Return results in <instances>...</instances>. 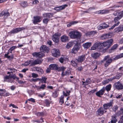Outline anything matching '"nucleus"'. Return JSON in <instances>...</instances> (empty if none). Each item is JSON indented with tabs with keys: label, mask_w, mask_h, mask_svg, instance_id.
<instances>
[{
	"label": "nucleus",
	"mask_w": 123,
	"mask_h": 123,
	"mask_svg": "<svg viewBox=\"0 0 123 123\" xmlns=\"http://www.w3.org/2000/svg\"><path fill=\"white\" fill-rule=\"evenodd\" d=\"M123 57V53L117 55L113 58V59L111 58H110V56L108 55L104 57V59L101 61V62L103 63L105 61L104 64V66L105 67H107L112 62L113 60H117Z\"/></svg>",
	"instance_id": "obj_1"
},
{
	"label": "nucleus",
	"mask_w": 123,
	"mask_h": 123,
	"mask_svg": "<svg viewBox=\"0 0 123 123\" xmlns=\"http://www.w3.org/2000/svg\"><path fill=\"white\" fill-rule=\"evenodd\" d=\"M69 35L71 38L73 39L79 38L81 36L80 33L76 31L70 32Z\"/></svg>",
	"instance_id": "obj_2"
},
{
	"label": "nucleus",
	"mask_w": 123,
	"mask_h": 123,
	"mask_svg": "<svg viewBox=\"0 0 123 123\" xmlns=\"http://www.w3.org/2000/svg\"><path fill=\"white\" fill-rule=\"evenodd\" d=\"M12 78L13 80H15L16 79L17 80H18L19 79V78L17 77L15 74L12 75H6L4 77V81L12 83L13 81Z\"/></svg>",
	"instance_id": "obj_3"
},
{
	"label": "nucleus",
	"mask_w": 123,
	"mask_h": 123,
	"mask_svg": "<svg viewBox=\"0 0 123 123\" xmlns=\"http://www.w3.org/2000/svg\"><path fill=\"white\" fill-rule=\"evenodd\" d=\"M113 14L114 16H117L114 19V21L115 23L118 21L123 16V11L120 12H119L117 11L114 12Z\"/></svg>",
	"instance_id": "obj_4"
},
{
	"label": "nucleus",
	"mask_w": 123,
	"mask_h": 123,
	"mask_svg": "<svg viewBox=\"0 0 123 123\" xmlns=\"http://www.w3.org/2000/svg\"><path fill=\"white\" fill-rule=\"evenodd\" d=\"M103 44L102 43H100L99 42L96 43L91 47V49L95 50L98 49V50H100L102 49L103 47Z\"/></svg>",
	"instance_id": "obj_5"
},
{
	"label": "nucleus",
	"mask_w": 123,
	"mask_h": 123,
	"mask_svg": "<svg viewBox=\"0 0 123 123\" xmlns=\"http://www.w3.org/2000/svg\"><path fill=\"white\" fill-rule=\"evenodd\" d=\"M113 41L112 39L108 40L105 42L102 43L103 47L107 46V48H109L112 45Z\"/></svg>",
	"instance_id": "obj_6"
},
{
	"label": "nucleus",
	"mask_w": 123,
	"mask_h": 123,
	"mask_svg": "<svg viewBox=\"0 0 123 123\" xmlns=\"http://www.w3.org/2000/svg\"><path fill=\"white\" fill-rule=\"evenodd\" d=\"M51 53L53 56L57 57L60 55V51L59 49H54L51 50Z\"/></svg>",
	"instance_id": "obj_7"
},
{
	"label": "nucleus",
	"mask_w": 123,
	"mask_h": 123,
	"mask_svg": "<svg viewBox=\"0 0 123 123\" xmlns=\"http://www.w3.org/2000/svg\"><path fill=\"white\" fill-rule=\"evenodd\" d=\"M60 33H56L52 37V40L54 42L57 43L59 42V39L61 36Z\"/></svg>",
	"instance_id": "obj_8"
},
{
	"label": "nucleus",
	"mask_w": 123,
	"mask_h": 123,
	"mask_svg": "<svg viewBox=\"0 0 123 123\" xmlns=\"http://www.w3.org/2000/svg\"><path fill=\"white\" fill-rule=\"evenodd\" d=\"M32 55L34 57L39 58H41L44 56V54L42 52H34L32 53Z\"/></svg>",
	"instance_id": "obj_9"
},
{
	"label": "nucleus",
	"mask_w": 123,
	"mask_h": 123,
	"mask_svg": "<svg viewBox=\"0 0 123 123\" xmlns=\"http://www.w3.org/2000/svg\"><path fill=\"white\" fill-rule=\"evenodd\" d=\"M80 47V45L78 43H76L75 44L74 47L72 49L71 51V53L74 54L76 53L78 50L79 49Z\"/></svg>",
	"instance_id": "obj_10"
},
{
	"label": "nucleus",
	"mask_w": 123,
	"mask_h": 123,
	"mask_svg": "<svg viewBox=\"0 0 123 123\" xmlns=\"http://www.w3.org/2000/svg\"><path fill=\"white\" fill-rule=\"evenodd\" d=\"M105 110L104 108L100 107L98 109L96 113L98 115L101 116L107 112Z\"/></svg>",
	"instance_id": "obj_11"
},
{
	"label": "nucleus",
	"mask_w": 123,
	"mask_h": 123,
	"mask_svg": "<svg viewBox=\"0 0 123 123\" xmlns=\"http://www.w3.org/2000/svg\"><path fill=\"white\" fill-rule=\"evenodd\" d=\"M113 104V101H111L110 102L106 103L103 105V107L105 110H106L108 109L111 106H112Z\"/></svg>",
	"instance_id": "obj_12"
},
{
	"label": "nucleus",
	"mask_w": 123,
	"mask_h": 123,
	"mask_svg": "<svg viewBox=\"0 0 123 123\" xmlns=\"http://www.w3.org/2000/svg\"><path fill=\"white\" fill-rule=\"evenodd\" d=\"M25 29V28L24 27L16 28L11 31H10V33H18L22 30Z\"/></svg>",
	"instance_id": "obj_13"
},
{
	"label": "nucleus",
	"mask_w": 123,
	"mask_h": 123,
	"mask_svg": "<svg viewBox=\"0 0 123 123\" xmlns=\"http://www.w3.org/2000/svg\"><path fill=\"white\" fill-rule=\"evenodd\" d=\"M105 88L104 87H103L100 91L97 92L96 93V95L98 96L101 97V95H102L104 93L105 90Z\"/></svg>",
	"instance_id": "obj_14"
},
{
	"label": "nucleus",
	"mask_w": 123,
	"mask_h": 123,
	"mask_svg": "<svg viewBox=\"0 0 123 123\" xmlns=\"http://www.w3.org/2000/svg\"><path fill=\"white\" fill-rule=\"evenodd\" d=\"M49 68L51 70H59V68L57 65L55 64H51L49 66Z\"/></svg>",
	"instance_id": "obj_15"
},
{
	"label": "nucleus",
	"mask_w": 123,
	"mask_h": 123,
	"mask_svg": "<svg viewBox=\"0 0 123 123\" xmlns=\"http://www.w3.org/2000/svg\"><path fill=\"white\" fill-rule=\"evenodd\" d=\"M40 50L44 52L48 53L49 51V48L45 45H43L40 48Z\"/></svg>",
	"instance_id": "obj_16"
},
{
	"label": "nucleus",
	"mask_w": 123,
	"mask_h": 123,
	"mask_svg": "<svg viewBox=\"0 0 123 123\" xmlns=\"http://www.w3.org/2000/svg\"><path fill=\"white\" fill-rule=\"evenodd\" d=\"M67 6V5H64L62 6L56 7L54 8V9L57 11H59L61 10L64 9Z\"/></svg>",
	"instance_id": "obj_17"
},
{
	"label": "nucleus",
	"mask_w": 123,
	"mask_h": 123,
	"mask_svg": "<svg viewBox=\"0 0 123 123\" xmlns=\"http://www.w3.org/2000/svg\"><path fill=\"white\" fill-rule=\"evenodd\" d=\"M85 55H83L79 56L77 59L79 62L81 63L85 60Z\"/></svg>",
	"instance_id": "obj_18"
},
{
	"label": "nucleus",
	"mask_w": 123,
	"mask_h": 123,
	"mask_svg": "<svg viewBox=\"0 0 123 123\" xmlns=\"http://www.w3.org/2000/svg\"><path fill=\"white\" fill-rule=\"evenodd\" d=\"M10 15L9 13L5 11H4L1 12L0 14V17H2L4 16V17L6 18V17L9 16Z\"/></svg>",
	"instance_id": "obj_19"
},
{
	"label": "nucleus",
	"mask_w": 123,
	"mask_h": 123,
	"mask_svg": "<svg viewBox=\"0 0 123 123\" xmlns=\"http://www.w3.org/2000/svg\"><path fill=\"white\" fill-rule=\"evenodd\" d=\"M34 20L33 23L34 24H36L37 23L41 21L40 18L39 16L34 17Z\"/></svg>",
	"instance_id": "obj_20"
},
{
	"label": "nucleus",
	"mask_w": 123,
	"mask_h": 123,
	"mask_svg": "<svg viewBox=\"0 0 123 123\" xmlns=\"http://www.w3.org/2000/svg\"><path fill=\"white\" fill-rule=\"evenodd\" d=\"M53 15V14L51 13H44L43 15V17L45 18H49L52 17Z\"/></svg>",
	"instance_id": "obj_21"
},
{
	"label": "nucleus",
	"mask_w": 123,
	"mask_h": 123,
	"mask_svg": "<svg viewBox=\"0 0 123 123\" xmlns=\"http://www.w3.org/2000/svg\"><path fill=\"white\" fill-rule=\"evenodd\" d=\"M34 68L35 70L37 71L40 74H42L43 73V71L41 68L37 67H35Z\"/></svg>",
	"instance_id": "obj_22"
},
{
	"label": "nucleus",
	"mask_w": 123,
	"mask_h": 123,
	"mask_svg": "<svg viewBox=\"0 0 123 123\" xmlns=\"http://www.w3.org/2000/svg\"><path fill=\"white\" fill-rule=\"evenodd\" d=\"M96 33L95 31H92L88 32L86 34V35L87 36L90 37L91 36H93Z\"/></svg>",
	"instance_id": "obj_23"
},
{
	"label": "nucleus",
	"mask_w": 123,
	"mask_h": 123,
	"mask_svg": "<svg viewBox=\"0 0 123 123\" xmlns=\"http://www.w3.org/2000/svg\"><path fill=\"white\" fill-rule=\"evenodd\" d=\"M122 73L118 74L115 76L114 77L112 78H110V79L111 80L115 79H119L122 76Z\"/></svg>",
	"instance_id": "obj_24"
},
{
	"label": "nucleus",
	"mask_w": 123,
	"mask_h": 123,
	"mask_svg": "<svg viewBox=\"0 0 123 123\" xmlns=\"http://www.w3.org/2000/svg\"><path fill=\"white\" fill-rule=\"evenodd\" d=\"M71 64L73 66H76L78 63H79L77 59H74L71 61Z\"/></svg>",
	"instance_id": "obj_25"
},
{
	"label": "nucleus",
	"mask_w": 123,
	"mask_h": 123,
	"mask_svg": "<svg viewBox=\"0 0 123 123\" xmlns=\"http://www.w3.org/2000/svg\"><path fill=\"white\" fill-rule=\"evenodd\" d=\"M41 62L38 59L35 60L33 61L32 60V62H31V65L32 66L34 65L39 64Z\"/></svg>",
	"instance_id": "obj_26"
},
{
	"label": "nucleus",
	"mask_w": 123,
	"mask_h": 123,
	"mask_svg": "<svg viewBox=\"0 0 123 123\" xmlns=\"http://www.w3.org/2000/svg\"><path fill=\"white\" fill-rule=\"evenodd\" d=\"M61 39L62 42H65L68 41V37L66 36H63L61 37Z\"/></svg>",
	"instance_id": "obj_27"
},
{
	"label": "nucleus",
	"mask_w": 123,
	"mask_h": 123,
	"mask_svg": "<svg viewBox=\"0 0 123 123\" xmlns=\"http://www.w3.org/2000/svg\"><path fill=\"white\" fill-rule=\"evenodd\" d=\"M99 55L100 54L98 53H93L91 54L92 57L95 59L98 58Z\"/></svg>",
	"instance_id": "obj_28"
},
{
	"label": "nucleus",
	"mask_w": 123,
	"mask_h": 123,
	"mask_svg": "<svg viewBox=\"0 0 123 123\" xmlns=\"http://www.w3.org/2000/svg\"><path fill=\"white\" fill-rule=\"evenodd\" d=\"M91 46V43L87 42L83 44V46L85 48L87 49Z\"/></svg>",
	"instance_id": "obj_29"
},
{
	"label": "nucleus",
	"mask_w": 123,
	"mask_h": 123,
	"mask_svg": "<svg viewBox=\"0 0 123 123\" xmlns=\"http://www.w3.org/2000/svg\"><path fill=\"white\" fill-rule=\"evenodd\" d=\"M117 119L116 118V117L113 116L111 121V123H116L117 121Z\"/></svg>",
	"instance_id": "obj_30"
},
{
	"label": "nucleus",
	"mask_w": 123,
	"mask_h": 123,
	"mask_svg": "<svg viewBox=\"0 0 123 123\" xmlns=\"http://www.w3.org/2000/svg\"><path fill=\"white\" fill-rule=\"evenodd\" d=\"M9 54L10 52H9V51H8V52L5 55V57H6L7 58H13V55L12 54L11 55H8Z\"/></svg>",
	"instance_id": "obj_31"
},
{
	"label": "nucleus",
	"mask_w": 123,
	"mask_h": 123,
	"mask_svg": "<svg viewBox=\"0 0 123 123\" xmlns=\"http://www.w3.org/2000/svg\"><path fill=\"white\" fill-rule=\"evenodd\" d=\"M98 14H104L107 13L109 12V11L107 10H103L98 11Z\"/></svg>",
	"instance_id": "obj_32"
},
{
	"label": "nucleus",
	"mask_w": 123,
	"mask_h": 123,
	"mask_svg": "<svg viewBox=\"0 0 123 123\" xmlns=\"http://www.w3.org/2000/svg\"><path fill=\"white\" fill-rule=\"evenodd\" d=\"M20 4L21 6L23 7H26L27 6V2L26 1H24L21 2Z\"/></svg>",
	"instance_id": "obj_33"
},
{
	"label": "nucleus",
	"mask_w": 123,
	"mask_h": 123,
	"mask_svg": "<svg viewBox=\"0 0 123 123\" xmlns=\"http://www.w3.org/2000/svg\"><path fill=\"white\" fill-rule=\"evenodd\" d=\"M58 95L57 92L55 91L53 93L52 96L54 98H56L57 97Z\"/></svg>",
	"instance_id": "obj_34"
},
{
	"label": "nucleus",
	"mask_w": 123,
	"mask_h": 123,
	"mask_svg": "<svg viewBox=\"0 0 123 123\" xmlns=\"http://www.w3.org/2000/svg\"><path fill=\"white\" fill-rule=\"evenodd\" d=\"M116 88L118 90H122L123 89V85H115Z\"/></svg>",
	"instance_id": "obj_35"
},
{
	"label": "nucleus",
	"mask_w": 123,
	"mask_h": 123,
	"mask_svg": "<svg viewBox=\"0 0 123 123\" xmlns=\"http://www.w3.org/2000/svg\"><path fill=\"white\" fill-rule=\"evenodd\" d=\"M66 58L65 57H62L59 59V60L60 62L62 63L64 61H65Z\"/></svg>",
	"instance_id": "obj_36"
},
{
	"label": "nucleus",
	"mask_w": 123,
	"mask_h": 123,
	"mask_svg": "<svg viewBox=\"0 0 123 123\" xmlns=\"http://www.w3.org/2000/svg\"><path fill=\"white\" fill-rule=\"evenodd\" d=\"M118 106L117 105H115L112 108V110L115 112L118 110Z\"/></svg>",
	"instance_id": "obj_37"
},
{
	"label": "nucleus",
	"mask_w": 123,
	"mask_h": 123,
	"mask_svg": "<svg viewBox=\"0 0 123 123\" xmlns=\"http://www.w3.org/2000/svg\"><path fill=\"white\" fill-rule=\"evenodd\" d=\"M49 19L48 18H44L43 20V23L45 24H47Z\"/></svg>",
	"instance_id": "obj_38"
},
{
	"label": "nucleus",
	"mask_w": 123,
	"mask_h": 123,
	"mask_svg": "<svg viewBox=\"0 0 123 123\" xmlns=\"http://www.w3.org/2000/svg\"><path fill=\"white\" fill-rule=\"evenodd\" d=\"M118 46V45L117 44H115L113 45L111 48V51L114 50L116 49Z\"/></svg>",
	"instance_id": "obj_39"
},
{
	"label": "nucleus",
	"mask_w": 123,
	"mask_h": 123,
	"mask_svg": "<svg viewBox=\"0 0 123 123\" xmlns=\"http://www.w3.org/2000/svg\"><path fill=\"white\" fill-rule=\"evenodd\" d=\"M6 90L5 89H0V96H3L4 93H5Z\"/></svg>",
	"instance_id": "obj_40"
},
{
	"label": "nucleus",
	"mask_w": 123,
	"mask_h": 123,
	"mask_svg": "<svg viewBox=\"0 0 123 123\" xmlns=\"http://www.w3.org/2000/svg\"><path fill=\"white\" fill-rule=\"evenodd\" d=\"M69 74V73L68 71H66L65 72H63L62 73L61 75L62 77H63L65 75H68Z\"/></svg>",
	"instance_id": "obj_41"
},
{
	"label": "nucleus",
	"mask_w": 123,
	"mask_h": 123,
	"mask_svg": "<svg viewBox=\"0 0 123 123\" xmlns=\"http://www.w3.org/2000/svg\"><path fill=\"white\" fill-rule=\"evenodd\" d=\"M77 22L75 21H74L73 22H71L69 24H68L67 25V26L68 27H69L70 26H71V25H73L74 24H76L77 23Z\"/></svg>",
	"instance_id": "obj_42"
},
{
	"label": "nucleus",
	"mask_w": 123,
	"mask_h": 123,
	"mask_svg": "<svg viewBox=\"0 0 123 123\" xmlns=\"http://www.w3.org/2000/svg\"><path fill=\"white\" fill-rule=\"evenodd\" d=\"M73 45V43L72 42H69L66 45V47L67 48H69V47H72Z\"/></svg>",
	"instance_id": "obj_43"
},
{
	"label": "nucleus",
	"mask_w": 123,
	"mask_h": 123,
	"mask_svg": "<svg viewBox=\"0 0 123 123\" xmlns=\"http://www.w3.org/2000/svg\"><path fill=\"white\" fill-rule=\"evenodd\" d=\"M111 87V85H107L105 87V89L107 91H110Z\"/></svg>",
	"instance_id": "obj_44"
},
{
	"label": "nucleus",
	"mask_w": 123,
	"mask_h": 123,
	"mask_svg": "<svg viewBox=\"0 0 123 123\" xmlns=\"http://www.w3.org/2000/svg\"><path fill=\"white\" fill-rule=\"evenodd\" d=\"M42 83H45L46 82V80L47 79V78L45 76H43L42 77Z\"/></svg>",
	"instance_id": "obj_45"
},
{
	"label": "nucleus",
	"mask_w": 123,
	"mask_h": 123,
	"mask_svg": "<svg viewBox=\"0 0 123 123\" xmlns=\"http://www.w3.org/2000/svg\"><path fill=\"white\" fill-rule=\"evenodd\" d=\"M40 120H42V121H40L38 120H33L32 121L34 122H37L38 123H40L41 122H43L44 121L43 120V118H41L40 119Z\"/></svg>",
	"instance_id": "obj_46"
},
{
	"label": "nucleus",
	"mask_w": 123,
	"mask_h": 123,
	"mask_svg": "<svg viewBox=\"0 0 123 123\" xmlns=\"http://www.w3.org/2000/svg\"><path fill=\"white\" fill-rule=\"evenodd\" d=\"M37 115L38 116H43L44 115V114L42 112H38L37 113Z\"/></svg>",
	"instance_id": "obj_47"
},
{
	"label": "nucleus",
	"mask_w": 123,
	"mask_h": 123,
	"mask_svg": "<svg viewBox=\"0 0 123 123\" xmlns=\"http://www.w3.org/2000/svg\"><path fill=\"white\" fill-rule=\"evenodd\" d=\"M114 31L115 32L117 33L121 31L119 26L115 28L114 29Z\"/></svg>",
	"instance_id": "obj_48"
},
{
	"label": "nucleus",
	"mask_w": 123,
	"mask_h": 123,
	"mask_svg": "<svg viewBox=\"0 0 123 123\" xmlns=\"http://www.w3.org/2000/svg\"><path fill=\"white\" fill-rule=\"evenodd\" d=\"M31 62H32V60H30L29 61H27L24 64V65L27 66L30 63L31 64Z\"/></svg>",
	"instance_id": "obj_49"
},
{
	"label": "nucleus",
	"mask_w": 123,
	"mask_h": 123,
	"mask_svg": "<svg viewBox=\"0 0 123 123\" xmlns=\"http://www.w3.org/2000/svg\"><path fill=\"white\" fill-rule=\"evenodd\" d=\"M102 25L104 29L109 27V25L106 24L105 23H103Z\"/></svg>",
	"instance_id": "obj_50"
},
{
	"label": "nucleus",
	"mask_w": 123,
	"mask_h": 123,
	"mask_svg": "<svg viewBox=\"0 0 123 123\" xmlns=\"http://www.w3.org/2000/svg\"><path fill=\"white\" fill-rule=\"evenodd\" d=\"M64 96H61L60 100V102H61L62 104H63L64 102Z\"/></svg>",
	"instance_id": "obj_51"
},
{
	"label": "nucleus",
	"mask_w": 123,
	"mask_h": 123,
	"mask_svg": "<svg viewBox=\"0 0 123 123\" xmlns=\"http://www.w3.org/2000/svg\"><path fill=\"white\" fill-rule=\"evenodd\" d=\"M123 113L122 111L120 110L116 113V115L117 116H119Z\"/></svg>",
	"instance_id": "obj_52"
},
{
	"label": "nucleus",
	"mask_w": 123,
	"mask_h": 123,
	"mask_svg": "<svg viewBox=\"0 0 123 123\" xmlns=\"http://www.w3.org/2000/svg\"><path fill=\"white\" fill-rule=\"evenodd\" d=\"M31 74L32 75V77L33 78H36L38 76L37 74L34 73H32Z\"/></svg>",
	"instance_id": "obj_53"
},
{
	"label": "nucleus",
	"mask_w": 123,
	"mask_h": 123,
	"mask_svg": "<svg viewBox=\"0 0 123 123\" xmlns=\"http://www.w3.org/2000/svg\"><path fill=\"white\" fill-rule=\"evenodd\" d=\"M66 69V68L63 66L61 67V68L59 69H58V71L60 70H62V72H64V70Z\"/></svg>",
	"instance_id": "obj_54"
},
{
	"label": "nucleus",
	"mask_w": 123,
	"mask_h": 123,
	"mask_svg": "<svg viewBox=\"0 0 123 123\" xmlns=\"http://www.w3.org/2000/svg\"><path fill=\"white\" fill-rule=\"evenodd\" d=\"M91 81V80L90 78H88L86 81V82L87 84H90Z\"/></svg>",
	"instance_id": "obj_55"
},
{
	"label": "nucleus",
	"mask_w": 123,
	"mask_h": 123,
	"mask_svg": "<svg viewBox=\"0 0 123 123\" xmlns=\"http://www.w3.org/2000/svg\"><path fill=\"white\" fill-rule=\"evenodd\" d=\"M45 103L46 104L47 106L48 107L49 106L50 103H49V101L47 99L45 100Z\"/></svg>",
	"instance_id": "obj_56"
},
{
	"label": "nucleus",
	"mask_w": 123,
	"mask_h": 123,
	"mask_svg": "<svg viewBox=\"0 0 123 123\" xmlns=\"http://www.w3.org/2000/svg\"><path fill=\"white\" fill-rule=\"evenodd\" d=\"M9 94L8 92H6L5 93H4V95H3V96H9Z\"/></svg>",
	"instance_id": "obj_57"
},
{
	"label": "nucleus",
	"mask_w": 123,
	"mask_h": 123,
	"mask_svg": "<svg viewBox=\"0 0 123 123\" xmlns=\"http://www.w3.org/2000/svg\"><path fill=\"white\" fill-rule=\"evenodd\" d=\"M101 38L103 40L107 39L106 37V36H105V34H104L101 37Z\"/></svg>",
	"instance_id": "obj_58"
},
{
	"label": "nucleus",
	"mask_w": 123,
	"mask_h": 123,
	"mask_svg": "<svg viewBox=\"0 0 123 123\" xmlns=\"http://www.w3.org/2000/svg\"><path fill=\"white\" fill-rule=\"evenodd\" d=\"M96 90L94 89L90 91L88 93V94L89 95H90L91 94V93H93L94 92H95L96 91Z\"/></svg>",
	"instance_id": "obj_59"
},
{
	"label": "nucleus",
	"mask_w": 123,
	"mask_h": 123,
	"mask_svg": "<svg viewBox=\"0 0 123 123\" xmlns=\"http://www.w3.org/2000/svg\"><path fill=\"white\" fill-rule=\"evenodd\" d=\"M97 28L99 30H101L102 29H104L102 26L99 25L97 27Z\"/></svg>",
	"instance_id": "obj_60"
},
{
	"label": "nucleus",
	"mask_w": 123,
	"mask_h": 123,
	"mask_svg": "<svg viewBox=\"0 0 123 123\" xmlns=\"http://www.w3.org/2000/svg\"><path fill=\"white\" fill-rule=\"evenodd\" d=\"M46 87L45 85H41V86L39 87L38 89H43L44 88Z\"/></svg>",
	"instance_id": "obj_61"
},
{
	"label": "nucleus",
	"mask_w": 123,
	"mask_h": 123,
	"mask_svg": "<svg viewBox=\"0 0 123 123\" xmlns=\"http://www.w3.org/2000/svg\"><path fill=\"white\" fill-rule=\"evenodd\" d=\"M18 82L20 84H26V82L25 81H23L21 80H19L18 81Z\"/></svg>",
	"instance_id": "obj_62"
},
{
	"label": "nucleus",
	"mask_w": 123,
	"mask_h": 123,
	"mask_svg": "<svg viewBox=\"0 0 123 123\" xmlns=\"http://www.w3.org/2000/svg\"><path fill=\"white\" fill-rule=\"evenodd\" d=\"M16 47L15 46H12L9 49L10 50H11L12 51L14 49H15L16 48Z\"/></svg>",
	"instance_id": "obj_63"
},
{
	"label": "nucleus",
	"mask_w": 123,
	"mask_h": 123,
	"mask_svg": "<svg viewBox=\"0 0 123 123\" xmlns=\"http://www.w3.org/2000/svg\"><path fill=\"white\" fill-rule=\"evenodd\" d=\"M83 69V68L82 67H79L77 68V69L78 70L80 71H82Z\"/></svg>",
	"instance_id": "obj_64"
}]
</instances>
